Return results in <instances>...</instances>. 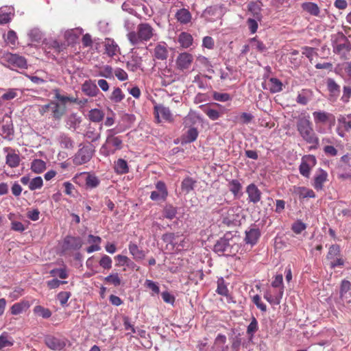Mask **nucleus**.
<instances>
[{
	"label": "nucleus",
	"instance_id": "nucleus-6",
	"mask_svg": "<svg viewBox=\"0 0 351 351\" xmlns=\"http://www.w3.org/2000/svg\"><path fill=\"white\" fill-rule=\"evenodd\" d=\"M317 164V160L313 155H306L302 157L299 167V171L302 176L308 178L311 169Z\"/></svg>",
	"mask_w": 351,
	"mask_h": 351
},
{
	"label": "nucleus",
	"instance_id": "nucleus-14",
	"mask_svg": "<svg viewBox=\"0 0 351 351\" xmlns=\"http://www.w3.org/2000/svg\"><path fill=\"white\" fill-rule=\"evenodd\" d=\"M246 192L250 202L257 203L261 200V193L255 184H251L247 186Z\"/></svg>",
	"mask_w": 351,
	"mask_h": 351
},
{
	"label": "nucleus",
	"instance_id": "nucleus-41",
	"mask_svg": "<svg viewBox=\"0 0 351 351\" xmlns=\"http://www.w3.org/2000/svg\"><path fill=\"white\" fill-rule=\"evenodd\" d=\"M47 345L52 350H60L63 347L62 343L55 338L47 339Z\"/></svg>",
	"mask_w": 351,
	"mask_h": 351
},
{
	"label": "nucleus",
	"instance_id": "nucleus-10",
	"mask_svg": "<svg viewBox=\"0 0 351 351\" xmlns=\"http://www.w3.org/2000/svg\"><path fill=\"white\" fill-rule=\"evenodd\" d=\"M156 188L157 191L152 192L150 195L151 199L154 201L165 199L168 195L165 183L161 181L158 182L156 184Z\"/></svg>",
	"mask_w": 351,
	"mask_h": 351
},
{
	"label": "nucleus",
	"instance_id": "nucleus-16",
	"mask_svg": "<svg viewBox=\"0 0 351 351\" xmlns=\"http://www.w3.org/2000/svg\"><path fill=\"white\" fill-rule=\"evenodd\" d=\"M337 133L341 137L344 136L343 131L350 130L349 117L348 115H341L338 118Z\"/></svg>",
	"mask_w": 351,
	"mask_h": 351
},
{
	"label": "nucleus",
	"instance_id": "nucleus-25",
	"mask_svg": "<svg viewBox=\"0 0 351 351\" xmlns=\"http://www.w3.org/2000/svg\"><path fill=\"white\" fill-rule=\"evenodd\" d=\"M129 251L135 260H142L145 257L144 252L138 248L136 244L130 243Z\"/></svg>",
	"mask_w": 351,
	"mask_h": 351
},
{
	"label": "nucleus",
	"instance_id": "nucleus-28",
	"mask_svg": "<svg viewBox=\"0 0 351 351\" xmlns=\"http://www.w3.org/2000/svg\"><path fill=\"white\" fill-rule=\"evenodd\" d=\"M302 9L310 14L317 16L319 13L318 5L313 2H306L302 5Z\"/></svg>",
	"mask_w": 351,
	"mask_h": 351
},
{
	"label": "nucleus",
	"instance_id": "nucleus-13",
	"mask_svg": "<svg viewBox=\"0 0 351 351\" xmlns=\"http://www.w3.org/2000/svg\"><path fill=\"white\" fill-rule=\"evenodd\" d=\"M261 232L258 229H250V230L245 231V243L247 245L254 246L256 245L260 238Z\"/></svg>",
	"mask_w": 351,
	"mask_h": 351
},
{
	"label": "nucleus",
	"instance_id": "nucleus-56",
	"mask_svg": "<svg viewBox=\"0 0 351 351\" xmlns=\"http://www.w3.org/2000/svg\"><path fill=\"white\" fill-rule=\"evenodd\" d=\"M123 324L125 329L126 330H130V332L128 333V335H132L133 333L136 332V330L134 326L130 323V319L128 317H125L123 318Z\"/></svg>",
	"mask_w": 351,
	"mask_h": 351
},
{
	"label": "nucleus",
	"instance_id": "nucleus-48",
	"mask_svg": "<svg viewBox=\"0 0 351 351\" xmlns=\"http://www.w3.org/2000/svg\"><path fill=\"white\" fill-rule=\"evenodd\" d=\"M306 224L302 222L301 221H296L292 226V230L296 234L301 233L303 230L306 229Z\"/></svg>",
	"mask_w": 351,
	"mask_h": 351
},
{
	"label": "nucleus",
	"instance_id": "nucleus-36",
	"mask_svg": "<svg viewBox=\"0 0 351 351\" xmlns=\"http://www.w3.org/2000/svg\"><path fill=\"white\" fill-rule=\"evenodd\" d=\"M19 162V156L16 154H10L6 157V163L11 167H17Z\"/></svg>",
	"mask_w": 351,
	"mask_h": 351
},
{
	"label": "nucleus",
	"instance_id": "nucleus-12",
	"mask_svg": "<svg viewBox=\"0 0 351 351\" xmlns=\"http://www.w3.org/2000/svg\"><path fill=\"white\" fill-rule=\"evenodd\" d=\"M101 239L100 237L89 234L87 238V243H88L90 246L87 247L86 252L90 254L94 252L99 251L101 250Z\"/></svg>",
	"mask_w": 351,
	"mask_h": 351
},
{
	"label": "nucleus",
	"instance_id": "nucleus-18",
	"mask_svg": "<svg viewBox=\"0 0 351 351\" xmlns=\"http://www.w3.org/2000/svg\"><path fill=\"white\" fill-rule=\"evenodd\" d=\"M82 91L88 96H95L98 92L96 84L91 80L86 81L82 86Z\"/></svg>",
	"mask_w": 351,
	"mask_h": 351
},
{
	"label": "nucleus",
	"instance_id": "nucleus-27",
	"mask_svg": "<svg viewBox=\"0 0 351 351\" xmlns=\"http://www.w3.org/2000/svg\"><path fill=\"white\" fill-rule=\"evenodd\" d=\"M198 136V132L195 128H189L186 133L183 136L182 143H189L195 141Z\"/></svg>",
	"mask_w": 351,
	"mask_h": 351
},
{
	"label": "nucleus",
	"instance_id": "nucleus-33",
	"mask_svg": "<svg viewBox=\"0 0 351 351\" xmlns=\"http://www.w3.org/2000/svg\"><path fill=\"white\" fill-rule=\"evenodd\" d=\"M240 212V210L239 209H236V210H234V209H231V210H229L228 213V218H227V221H228V223H237L238 221H239V213Z\"/></svg>",
	"mask_w": 351,
	"mask_h": 351
},
{
	"label": "nucleus",
	"instance_id": "nucleus-21",
	"mask_svg": "<svg viewBox=\"0 0 351 351\" xmlns=\"http://www.w3.org/2000/svg\"><path fill=\"white\" fill-rule=\"evenodd\" d=\"M176 17L177 20L182 24L188 23L191 20L190 12L184 8L179 10L176 14Z\"/></svg>",
	"mask_w": 351,
	"mask_h": 351
},
{
	"label": "nucleus",
	"instance_id": "nucleus-51",
	"mask_svg": "<svg viewBox=\"0 0 351 351\" xmlns=\"http://www.w3.org/2000/svg\"><path fill=\"white\" fill-rule=\"evenodd\" d=\"M115 259L117 261V265L118 266L129 265L130 259L126 256L118 254L115 256Z\"/></svg>",
	"mask_w": 351,
	"mask_h": 351
},
{
	"label": "nucleus",
	"instance_id": "nucleus-34",
	"mask_svg": "<svg viewBox=\"0 0 351 351\" xmlns=\"http://www.w3.org/2000/svg\"><path fill=\"white\" fill-rule=\"evenodd\" d=\"M43 185V180L40 176L33 178L29 183V189L34 191L40 189Z\"/></svg>",
	"mask_w": 351,
	"mask_h": 351
},
{
	"label": "nucleus",
	"instance_id": "nucleus-8",
	"mask_svg": "<svg viewBox=\"0 0 351 351\" xmlns=\"http://www.w3.org/2000/svg\"><path fill=\"white\" fill-rule=\"evenodd\" d=\"M193 61L192 54L188 52L180 53L176 60V67L178 70L184 71L190 68Z\"/></svg>",
	"mask_w": 351,
	"mask_h": 351
},
{
	"label": "nucleus",
	"instance_id": "nucleus-31",
	"mask_svg": "<svg viewBox=\"0 0 351 351\" xmlns=\"http://www.w3.org/2000/svg\"><path fill=\"white\" fill-rule=\"evenodd\" d=\"M264 298L270 304H279L282 298V293L278 295H274L271 291H267L264 294Z\"/></svg>",
	"mask_w": 351,
	"mask_h": 351
},
{
	"label": "nucleus",
	"instance_id": "nucleus-37",
	"mask_svg": "<svg viewBox=\"0 0 351 351\" xmlns=\"http://www.w3.org/2000/svg\"><path fill=\"white\" fill-rule=\"evenodd\" d=\"M103 117H104V114L99 109H97V108L92 109L89 112V118L93 121H95V122L100 121L101 120H102Z\"/></svg>",
	"mask_w": 351,
	"mask_h": 351
},
{
	"label": "nucleus",
	"instance_id": "nucleus-24",
	"mask_svg": "<svg viewBox=\"0 0 351 351\" xmlns=\"http://www.w3.org/2000/svg\"><path fill=\"white\" fill-rule=\"evenodd\" d=\"M3 37L5 43L8 45L12 47L16 46L18 43V37L16 33L14 31L9 30L7 34H3Z\"/></svg>",
	"mask_w": 351,
	"mask_h": 351
},
{
	"label": "nucleus",
	"instance_id": "nucleus-55",
	"mask_svg": "<svg viewBox=\"0 0 351 351\" xmlns=\"http://www.w3.org/2000/svg\"><path fill=\"white\" fill-rule=\"evenodd\" d=\"M162 298L165 302L173 305L175 302V297L168 291H165L162 293Z\"/></svg>",
	"mask_w": 351,
	"mask_h": 351
},
{
	"label": "nucleus",
	"instance_id": "nucleus-2",
	"mask_svg": "<svg viewBox=\"0 0 351 351\" xmlns=\"http://www.w3.org/2000/svg\"><path fill=\"white\" fill-rule=\"evenodd\" d=\"M154 29L147 23H141L137 27V32H130L127 34L128 39L132 45L150 40L154 36Z\"/></svg>",
	"mask_w": 351,
	"mask_h": 351
},
{
	"label": "nucleus",
	"instance_id": "nucleus-64",
	"mask_svg": "<svg viewBox=\"0 0 351 351\" xmlns=\"http://www.w3.org/2000/svg\"><path fill=\"white\" fill-rule=\"evenodd\" d=\"M16 96V93L14 90H9L7 93L2 95V99L4 100H10L14 99Z\"/></svg>",
	"mask_w": 351,
	"mask_h": 351
},
{
	"label": "nucleus",
	"instance_id": "nucleus-7",
	"mask_svg": "<svg viewBox=\"0 0 351 351\" xmlns=\"http://www.w3.org/2000/svg\"><path fill=\"white\" fill-rule=\"evenodd\" d=\"M327 259L332 268L343 265L344 261L340 257V247L339 245H333L330 246L327 254Z\"/></svg>",
	"mask_w": 351,
	"mask_h": 351
},
{
	"label": "nucleus",
	"instance_id": "nucleus-44",
	"mask_svg": "<svg viewBox=\"0 0 351 351\" xmlns=\"http://www.w3.org/2000/svg\"><path fill=\"white\" fill-rule=\"evenodd\" d=\"M124 97L121 90L119 88H116L113 90L110 99L116 103L120 102Z\"/></svg>",
	"mask_w": 351,
	"mask_h": 351
},
{
	"label": "nucleus",
	"instance_id": "nucleus-30",
	"mask_svg": "<svg viewBox=\"0 0 351 351\" xmlns=\"http://www.w3.org/2000/svg\"><path fill=\"white\" fill-rule=\"evenodd\" d=\"M13 344L14 341L12 338L7 332H3L0 335V350L11 347Z\"/></svg>",
	"mask_w": 351,
	"mask_h": 351
},
{
	"label": "nucleus",
	"instance_id": "nucleus-38",
	"mask_svg": "<svg viewBox=\"0 0 351 351\" xmlns=\"http://www.w3.org/2000/svg\"><path fill=\"white\" fill-rule=\"evenodd\" d=\"M49 273L52 277H54V278L58 277L60 278H63V279L67 278V276H68L67 271L65 268L53 269L51 270Z\"/></svg>",
	"mask_w": 351,
	"mask_h": 351
},
{
	"label": "nucleus",
	"instance_id": "nucleus-20",
	"mask_svg": "<svg viewBox=\"0 0 351 351\" xmlns=\"http://www.w3.org/2000/svg\"><path fill=\"white\" fill-rule=\"evenodd\" d=\"M30 306V304L28 301H21L19 303H16L11 306V313L16 315L21 314L23 311L27 310Z\"/></svg>",
	"mask_w": 351,
	"mask_h": 351
},
{
	"label": "nucleus",
	"instance_id": "nucleus-57",
	"mask_svg": "<svg viewBox=\"0 0 351 351\" xmlns=\"http://www.w3.org/2000/svg\"><path fill=\"white\" fill-rule=\"evenodd\" d=\"M202 46L207 49H212L214 46V40L210 36H206L203 38Z\"/></svg>",
	"mask_w": 351,
	"mask_h": 351
},
{
	"label": "nucleus",
	"instance_id": "nucleus-52",
	"mask_svg": "<svg viewBox=\"0 0 351 351\" xmlns=\"http://www.w3.org/2000/svg\"><path fill=\"white\" fill-rule=\"evenodd\" d=\"M70 293L69 292H67V291H62V292H60L58 295V299L61 305L64 306L65 305L69 298H70Z\"/></svg>",
	"mask_w": 351,
	"mask_h": 351
},
{
	"label": "nucleus",
	"instance_id": "nucleus-58",
	"mask_svg": "<svg viewBox=\"0 0 351 351\" xmlns=\"http://www.w3.org/2000/svg\"><path fill=\"white\" fill-rule=\"evenodd\" d=\"M115 75L120 81H125L128 77L127 73L121 69H117L115 71Z\"/></svg>",
	"mask_w": 351,
	"mask_h": 351
},
{
	"label": "nucleus",
	"instance_id": "nucleus-43",
	"mask_svg": "<svg viewBox=\"0 0 351 351\" xmlns=\"http://www.w3.org/2000/svg\"><path fill=\"white\" fill-rule=\"evenodd\" d=\"M99 265L104 269H110L112 267L111 258L107 255H103L99 261Z\"/></svg>",
	"mask_w": 351,
	"mask_h": 351
},
{
	"label": "nucleus",
	"instance_id": "nucleus-11",
	"mask_svg": "<svg viewBox=\"0 0 351 351\" xmlns=\"http://www.w3.org/2000/svg\"><path fill=\"white\" fill-rule=\"evenodd\" d=\"M156 117L158 122L172 121L171 113L169 108L158 106L155 108Z\"/></svg>",
	"mask_w": 351,
	"mask_h": 351
},
{
	"label": "nucleus",
	"instance_id": "nucleus-49",
	"mask_svg": "<svg viewBox=\"0 0 351 351\" xmlns=\"http://www.w3.org/2000/svg\"><path fill=\"white\" fill-rule=\"evenodd\" d=\"M241 190V184L237 180H232L230 182V191L232 193L237 195H238Z\"/></svg>",
	"mask_w": 351,
	"mask_h": 351
},
{
	"label": "nucleus",
	"instance_id": "nucleus-17",
	"mask_svg": "<svg viewBox=\"0 0 351 351\" xmlns=\"http://www.w3.org/2000/svg\"><path fill=\"white\" fill-rule=\"evenodd\" d=\"M82 178L86 182V186L88 189H93L97 187L99 184V180L95 176L86 174L84 173H80L75 177Z\"/></svg>",
	"mask_w": 351,
	"mask_h": 351
},
{
	"label": "nucleus",
	"instance_id": "nucleus-50",
	"mask_svg": "<svg viewBox=\"0 0 351 351\" xmlns=\"http://www.w3.org/2000/svg\"><path fill=\"white\" fill-rule=\"evenodd\" d=\"M258 330V322L255 317H252L251 322L247 326V332L248 334L253 335L254 333Z\"/></svg>",
	"mask_w": 351,
	"mask_h": 351
},
{
	"label": "nucleus",
	"instance_id": "nucleus-3",
	"mask_svg": "<svg viewBox=\"0 0 351 351\" xmlns=\"http://www.w3.org/2000/svg\"><path fill=\"white\" fill-rule=\"evenodd\" d=\"M297 128L301 136L305 141L315 145V147L317 146L319 140L313 132L309 119L306 118L301 119L298 123Z\"/></svg>",
	"mask_w": 351,
	"mask_h": 351
},
{
	"label": "nucleus",
	"instance_id": "nucleus-23",
	"mask_svg": "<svg viewBox=\"0 0 351 351\" xmlns=\"http://www.w3.org/2000/svg\"><path fill=\"white\" fill-rule=\"evenodd\" d=\"M31 170L35 173H41L47 168L46 162L41 159H34L31 163Z\"/></svg>",
	"mask_w": 351,
	"mask_h": 351
},
{
	"label": "nucleus",
	"instance_id": "nucleus-62",
	"mask_svg": "<svg viewBox=\"0 0 351 351\" xmlns=\"http://www.w3.org/2000/svg\"><path fill=\"white\" fill-rule=\"evenodd\" d=\"M11 228L12 230L18 232H23L25 230L23 224L19 221H12L11 223Z\"/></svg>",
	"mask_w": 351,
	"mask_h": 351
},
{
	"label": "nucleus",
	"instance_id": "nucleus-46",
	"mask_svg": "<svg viewBox=\"0 0 351 351\" xmlns=\"http://www.w3.org/2000/svg\"><path fill=\"white\" fill-rule=\"evenodd\" d=\"M197 61L201 66H203L208 70L212 69V67H213L208 58H207L205 56H197Z\"/></svg>",
	"mask_w": 351,
	"mask_h": 351
},
{
	"label": "nucleus",
	"instance_id": "nucleus-45",
	"mask_svg": "<svg viewBox=\"0 0 351 351\" xmlns=\"http://www.w3.org/2000/svg\"><path fill=\"white\" fill-rule=\"evenodd\" d=\"M104 280L113 284L114 286H119L121 284V279L118 274H111L105 277Z\"/></svg>",
	"mask_w": 351,
	"mask_h": 351
},
{
	"label": "nucleus",
	"instance_id": "nucleus-22",
	"mask_svg": "<svg viewBox=\"0 0 351 351\" xmlns=\"http://www.w3.org/2000/svg\"><path fill=\"white\" fill-rule=\"evenodd\" d=\"M294 193L300 198H314L315 195L311 189L305 187L298 186L294 188Z\"/></svg>",
	"mask_w": 351,
	"mask_h": 351
},
{
	"label": "nucleus",
	"instance_id": "nucleus-40",
	"mask_svg": "<svg viewBox=\"0 0 351 351\" xmlns=\"http://www.w3.org/2000/svg\"><path fill=\"white\" fill-rule=\"evenodd\" d=\"M34 312L35 314L41 316L44 318H48L51 316V313L50 311L47 308H43L40 306H36L34 308Z\"/></svg>",
	"mask_w": 351,
	"mask_h": 351
},
{
	"label": "nucleus",
	"instance_id": "nucleus-60",
	"mask_svg": "<svg viewBox=\"0 0 351 351\" xmlns=\"http://www.w3.org/2000/svg\"><path fill=\"white\" fill-rule=\"evenodd\" d=\"M40 212L35 208L27 213V217L32 221H37L39 219Z\"/></svg>",
	"mask_w": 351,
	"mask_h": 351
},
{
	"label": "nucleus",
	"instance_id": "nucleus-26",
	"mask_svg": "<svg viewBox=\"0 0 351 351\" xmlns=\"http://www.w3.org/2000/svg\"><path fill=\"white\" fill-rule=\"evenodd\" d=\"M105 51L109 56H113L119 51V47L114 40L106 39L105 41Z\"/></svg>",
	"mask_w": 351,
	"mask_h": 351
},
{
	"label": "nucleus",
	"instance_id": "nucleus-19",
	"mask_svg": "<svg viewBox=\"0 0 351 351\" xmlns=\"http://www.w3.org/2000/svg\"><path fill=\"white\" fill-rule=\"evenodd\" d=\"M178 40L182 48L187 49L193 45V38L189 33L182 32L179 35Z\"/></svg>",
	"mask_w": 351,
	"mask_h": 351
},
{
	"label": "nucleus",
	"instance_id": "nucleus-39",
	"mask_svg": "<svg viewBox=\"0 0 351 351\" xmlns=\"http://www.w3.org/2000/svg\"><path fill=\"white\" fill-rule=\"evenodd\" d=\"M313 116L315 123H325L328 118V114L322 111L314 112Z\"/></svg>",
	"mask_w": 351,
	"mask_h": 351
},
{
	"label": "nucleus",
	"instance_id": "nucleus-9",
	"mask_svg": "<svg viewBox=\"0 0 351 351\" xmlns=\"http://www.w3.org/2000/svg\"><path fill=\"white\" fill-rule=\"evenodd\" d=\"M328 175L326 171L323 169H318L315 176L313 186L317 191H321L324 188V184L327 182Z\"/></svg>",
	"mask_w": 351,
	"mask_h": 351
},
{
	"label": "nucleus",
	"instance_id": "nucleus-53",
	"mask_svg": "<svg viewBox=\"0 0 351 351\" xmlns=\"http://www.w3.org/2000/svg\"><path fill=\"white\" fill-rule=\"evenodd\" d=\"M193 181L191 178H186L183 180L182 183V190L189 192L193 189Z\"/></svg>",
	"mask_w": 351,
	"mask_h": 351
},
{
	"label": "nucleus",
	"instance_id": "nucleus-59",
	"mask_svg": "<svg viewBox=\"0 0 351 351\" xmlns=\"http://www.w3.org/2000/svg\"><path fill=\"white\" fill-rule=\"evenodd\" d=\"M206 113L212 120H217L220 116L219 112L214 109H208L206 110Z\"/></svg>",
	"mask_w": 351,
	"mask_h": 351
},
{
	"label": "nucleus",
	"instance_id": "nucleus-63",
	"mask_svg": "<svg viewBox=\"0 0 351 351\" xmlns=\"http://www.w3.org/2000/svg\"><path fill=\"white\" fill-rule=\"evenodd\" d=\"M66 282H61L57 279H53L51 280H49L47 282V286L50 289H56L58 288L61 284H64Z\"/></svg>",
	"mask_w": 351,
	"mask_h": 351
},
{
	"label": "nucleus",
	"instance_id": "nucleus-5",
	"mask_svg": "<svg viewBox=\"0 0 351 351\" xmlns=\"http://www.w3.org/2000/svg\"><path fill=\"white\" fill-rule=\"evenodd\" d=\"M122 141L118 137H108L105 144L101 148V153L105 156L113 154L116 150L121 148Z\"/></svg>",
	"mask_w": 351,
	"mask_h": 351
},
{
	"label": "nucleus",
	"instance_id": "nucleus-4",
	"mask_svg": "<svg viewBox=\"0 0 351 351\" xmlns=\"http://www.w3.org/2000/svg\"><path fill=\"white\" fill-rule=\"evenodd\" d=\"M162 240L166 244V248L173 252H180L184 247V238L182 235L167 233L162 236Z\"/></svg>",
	"mask_w": 351,
	"mask_h": 351
},
{
	"label": "nucleus",
	"instance_id": "nucleus-32",
	"mask_svg": "<svg viewBox=\"0 0 351 351\" xmlns=\"http://www.w3.org/2000/svg\"><path fill=\"white\" fill-rule=\"evenodd\" d=\"M115 171L118 173H126L128 172V166L125 160L119 159L115 163Z\"/></svg>",
	"mask_w": 351,
	"mask_h": 351
},
{
	"label": "nucleus",
	"instance_id": "nucleus-42",
	"mask_svg": "<svg viewBox=\"0 0 351 351\" xmlns=\"http://www.w3.org/2000/svg\"><path fill=\"white\" fill-rule=\"evenodd\" d=\"M270 83V90L272 93H277L281 90L282 89V84L281 82L276 79V78H271L269 80Z\"/></svg>",
	"mask_w": 351,
	"mask_h": 351
},
{
	"label": "nucleus",
	"instance_id": "nucleus-15",
	"mask_svg": "<svg viewBox=\"0 0 351 351\" xmlns=\"http://www.w3.org/2000/svg\"><path fill=\"white\" fill-rule=\"evenodd\" d=\"M14 14V8L5 6L0 8V24H6L11 21Z\"/></svg>",
	"mask_w": 351,
	"mask_h": 351
},
{
	"label": "nucleus",
	"instance_id": "nucleus-61",
	"mask_svg": "<svg viewBox=\"0 0 351 351\" xmlns=\"http://www.w3.org/2000/svg\"><path fill=\"white\" fill-rule=\"evenodd\" d=\"M145 285L147 287H149L150 289H152V291H154V293H159V291H160L159 287L156 285V283H155L154 282H153L150 280H147L145 281Z\"/></svg>",
	"mask_w": 351,
	"mask_h": 351
},
{
	"label": "nucleus",
	"instance_id": "nucleus-54",
	"mask_svg": "<svg viewBox=\"0 0 351 351\" xmlns=\"http://www.w3.org/2000/svg\"><path fill=\"white\" fill-rule=\"evenodd\" d=\"M351 289V283L348 280H343L341 285L340 295L342 297L343 294L346 293Z\"/></svg>",
	"mask_w": 351,
	"mask_h": 351
},
{
	"label": "nucleus",
	"instance_id": "nucleus-47",
	"mask_svg": "<svg viewBox=\"0 0 351 351\" xmlns=\"http://www.w3.org/2000/svg\"><path fill=\"white\" fill-rule=\"evenodd\" d=\"M252 301L256 304L258 308L261 311L265 312L267 310L266 305L261 301V298L258 295H254L252 297Z\"/></svg>",
	"mask_w": 351,
	"mask_h": 351
},
{
	"label": "nucleus",
	"instance_id": "nucleus-35",
	"mask_svg": "<svg viewBox=\"0 0 351 351\" xmlns=\"http://www.w3.org/2000/svg\"><path fill=\"white\" fill-rule=\"evenodd\" d=\"M167 49L165 46L158 45L155 48V56L157 58L165 60L167 57Z\"/></svg>",
	"mask_w": 351,
	"mask_h": 351
},
{
	"label": "nucleus",
	"instance_id": "nucleus-29",
	"mask_svg": "<svg viewBox=\"0 0 351 351\" xmlns=\"http://www.w3.org/2000/svg\"><path fill=\"white\" fill-rule=\"evenodd\" d=\"M5 58L12 64H16L19 66H24L26 65L25 59L22 57H19L16 54L7 53L5 54Z\"/></svg>",
	"mask_w": 351,
	"mask_h": 351
},
{
	"label": "nucleus",
	"instance_id": "nucleus-1",
	"mask_svg": "<svg viewBox=\"0 0 351 351\" xmlns=\"http://www.w3.org/2000/svg\"><path fill=\"white\" fill-rule=\"evenodd\" d=\"M237 237L228 238L227 236L221 238L214 245L215 252L226 256L236 255L240 249Z\"/></svg>",
	"mask_w": 351,
	"mask_h": 351
}]
</instances>
